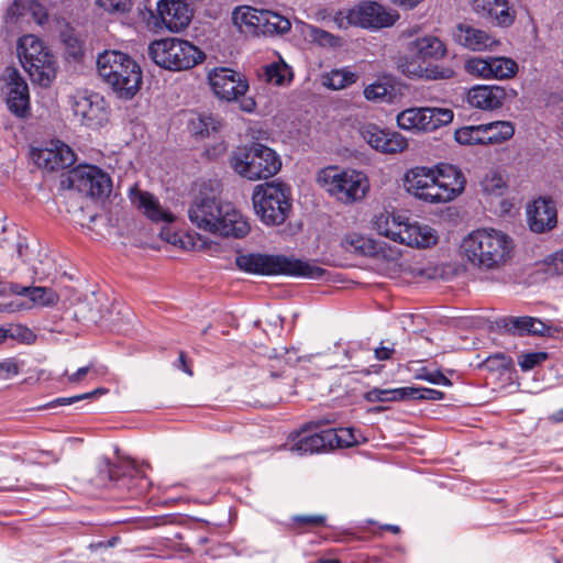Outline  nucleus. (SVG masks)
Instances as JSON below:
<instances>
[{"label":"nucleus","instance_id":"nucleus-1","mask_svg":"<svg viewBox=\"0 0 563 563\" xmlns=\"http://www.w3.org/2000/svg\"><path fill=\"white\" fill-rule=\"evenodd\" d=\"M405 187L409 194L430 203L453 200L465 188V177L454 165L440 163L435 168L419 166L405 174Z\"/></svg>","mask_w":563,"mask_h":563},{"label":"nucleus","instance_id":"nucleus-2","mask_svg":"<svg viewBox=\"0 0 563 563\" xmlns=\"http://www.w3.org/2000/svg\"><path fill=\"white\" fill-rule=\"evenodd\" d=\"M514 241L496 229H479L470 233L461 250L470 264L481 271H497L506 265L514 252Z\"/></svg>","mask_w":563,"mask_h":563},{"label":"nucleus","instance_id":"nucleus-3","mask_svg":"<svg viewBox=\"0 0 563 563\" xmlns=\"http://www.w3.org/2000/svg\"><path fill=\"white\" fill-rule=\"evenodd\" d=\"M188 217L198 229L224 238L240 239L250 231L247 222L231 203H221L216 198H196L188 209Z\"/></svg>","mask_w":563,"mask_h":563},{"label":"nucleus","instance_id":"nucleus-4","mask_svg":"<svg viewBox=\"0 0 563 563\" xmlns=\"http://www.w3.org/2000/svg\"><path fill=\"white\" fill-rule=\"evenodd\" d=\"M100 78L123 99H132L142 85L140 65L120 51H104L97 57Z\"/></svg>","mask_w":563,"mask_h":563},{"label":"nucleus","instance_id":"nucleus-5","mask_svg":"<svg viewBox=\"0 0 563 563\" xmlns=\"http://www.w3.org/2000/svg\"><path fill=\"white\" fill-rule=\"evenodd\" d=\"M235 264L241 271L256 275H290L321 279L327 273L317 265L286 255L240 254L235 258Z\"/></svg>","mask_w":563,"mask_h":563},{"label":"nucleus","instance_id":"nucleus-6","mask_svg":"<svg viewBox=\"0 0 563 563\" xmlns=\"http://www.w3.org/2000/svg\"><path fill=\"white\" fill-rule=\"evenodd\" d=\"M230 166L247 180L268 179L282 168V158L273 148L262 143H252L234 150Z\"/></svg>","mask_w":563,"mask_h":563},{"label":"nucleus","instance_id":"nucleus-7","mask_svg":"<svg viewBox=\"0 0 563 563\" xmlns=\"http://www.w3.org/2000/svg\"><path fill=\"white\" fill-rule=\"evenodd\" d=\"M256 216L266 225H280L292 209L291 188L277 180L256 185L252 195Z\"/></svg>","mask_w":563,"mask_h":563},{"label":"nucleus","instance_id":"nucleus-8","mask_svg":"<svg viewBox=\"0 0 563 563\" xmlns=\"http://www.w3.org/2000/svg\"><path fill=\"white\" fill-rule=\"evenodd\" d=\"M147 55L157 66L170 71L191 69L206 58L199 47L177 37L153 41L147 47Z\"/></svg>","mask_w":563,"mask_h":563},{"label":"nucleus","instance_id":"nucleus-9","mask_svg":"<svg viewBox=\"0 0 563 563\" xmlns=\"http://www.w3.org/2000/svg\"><path fill=\"white\" fill-rule=\"evenodd\" d=\"M318 183L325 191L343 203L362 200L368 191L366 175L355 169H340L329 166L318 174Z\"/></svg>","mask_w":563,"mask_h":563},{"label":"nucleus","instance_id":"nucleus-10","mask_svg":"<svg viewBox=\"0 0 563 563\" xmlns=\"http://www.w3.org/2000/svg\"><path fill=\"white\" fill-rule=\"evenodd\" d=\"M208 82L214 96L223 101L240 103V109L252 113L256 109V102L252 97H246L249 81L246 77L227 67H214L208 73Z\"/></svg>","mask_w":563,"mask_h":563},{"label":"nucleus","instance_id":"nucleus-11","mask_svg":"<svg viewBox=\"0 0 563 563\" xmlns=\"http://www.w3.org/2000/svg\"><path fill=\"white\" fill-rule=\"evenodd\" d=\"M232 20L240 27L245 25L253 27L254 32L263 34H284L291 27V23L286 16L271 10L249 5L235 8Z\"/></svg>","mask_w":563,"mask_h":563},{"label":"nucleus","instance_id":"nucleus-12","mask_svg":"<svg viewBox=\"0 0 563 563\" xmlns=\"http://www.w3.org/2000/svg\"><path fill=\"white\" fill-rule=\"evenodd\" d=\"M453 117L449 108H409L397 115V124L401 130L432 132L450 124Z\"/></svg>","mask_w":563,"mask_h":563},{"label":"nucleus","instance_id":"nucleus-13","mask_svg":"<svg viewBox=\"0 0 563 563\" xmlns=\"http://www.w3.org/2000/svg\"><path fill=\"white\" fill-rule=\"evenodd\" d=\"M71 110L81 124L101 128L109 120L107 102L101 95L93 91H77L71 97Z\"/></svg>","mask_w":563,"mask_h":563},{"label":"nucleus","instance_id":"nucleus-14","mask_svg":"<svg viewBox=\"0 0 563 563\" xmlns=\"http://www.w3.org/2000/svg\"><path fill=\"white\" fill-rule=\"evenodd\" d=\"M68 179L71 188L91 198L104 197L112 188L110 176L96 166L75 169Z\"/></svg>","mask_w":563,"mask_h":563},{"label":"nucleus","instance_id":"nucleus-15","mask_svg":"<svg viewBox=\"0 0 563 563\" xmlns=\"http://www.w3.org/2000/svg\"><path fill=\"white\" fill-rule=\"evenodd\" d=\"M5 81V102L8 109L16 118H27L31 114L30 91L25 79L14 67H7L3 74Z\"/></svg>","mask_w":563,"mask_h":563},{"label":"nucleus","instance_id":"nucleus-16","mask_svg":"<svg viewBox=\"0 0 563 563\" xmlns=\"http://www.w3.org/2000/svg\"><path fill=\"white\" fill-rule=\"evenodd\" d=\"M397 15L385 10L377 2L364 1L349 9L346 20L349 24L364 29H380L395 23Z\"/></svg>","mask_w":563,"mask_h":563},{"label":"nucleus","instance_id":"nucleus-17","mask_svg":"<svg viewBox=\"0 0 563 563\" xmlns=\"http://www.w3.org/2000/svg\"><path fill=\"white\" fill-rule=\"evenodd\" d=\"M332 419H318L305 424L300 431L297 432V441L290 446V451L299 455L313 454L325 451L331 446V439L333 433L331 431L322 430L310 435H307L308 430L318 429L325 424H331Z\"/></svg>","mask_w":563,"mask_h":563},{"label":"nucleus","instance_id":"nucleus-18","mask_svg":"<svg viewBox=\"0 0 563 563\" xmlns=\"http://www.w3.org/2000/svg\"><path fill=\"white\" fill-rule=\"evenodd\" d=\"M360 134L371 147L382 153H398L407 147V141L400 133L380 129L374 123L363 124Z\"/></svg>","mask_w":563,"mask_h":563},{"label":"nucleus","instance_id":"nucleus-19","mask_svg":"<svg viewBox=\"0 0 563 563\" xmlns=\"http://www.w3.org/2000/svg\"><path fill=\"white\" fill-rule=\"evenodd\" d=\"M136 472V464L131 460H121L118 463H111L108 457H100L97 462V476L93 482L100 487H114V486H128L131 487L126 481H131V477H126V472Z\"/></svg>","mask_w":563,"mask_h":563},{"label":"nucleus","instance_id":"nucleus-20","mask_svg":"<svg viewBox=\"0 0 563 563\" xmlns=\"http://www.w3.org/2000/svg\"><path fill=\"white\" fill-rule=\"evenodd\" d=\"M516 90L503 86H476L468 91V103L481 110H495L504 104L506 99H514Z\"/></svg>","mask_w":563,"mask_h":563},{"label":"nucleus","instance_id":"nucleus-21","mask_svg":"<svg viewBox=\"0 0 563 563\" xmlns=\"http://www.w3.org/2000/svg\"><path fill=\"white\" fill-rule=\"evenodd\" d=\"M346 251L371 257L394 260L399 256L397 250L387 246L383 241H377L357 233L347 234L343 240Z\"/></svg>","mask_w":563,"mask_h":563},{"label":"nucleus","instance_id":"nucleus-22","mask_svg":"<svg viewBox=\"0 0 563 563\" xmlns=\"http://www.w3.org/2000/svg\"><path fill=\"white\" fill-rule=\"evenodd\" d=\"M472 9L479 18L501 27L510 26L516 18L508 0H472Z\"/></svg>","mask_w":563,"mask_h":563},{"label":"nucleus","instance_id":"nucleus-23","mask_svg":"<svg viewBox=\"0 0 563 563\" xmlns=\"http://www.w3.org/2000/svg\"><path fill=\"white\" fill-rule=\"evenodd\" d=\"M156 11L163 24L173 32L188 26L192 18L191 9L183 0H159Z\"/></svg>","mask_w":563,"mask_h":563},{"label":"nucleus","instance_id":"nucleus-24","mask_svg":"<svg viewBox=\"0 0 563 563\" xmlns=\"http://www.w3.org/2000/svg\"><path fill=\"white\" fill-rule=\"evenodd\" d=\"M528 223L531 231L543 233L556 225V209L551 199L538 198L527 209Z\"/></svg>","mask_w":563,"mask_h":563},{"label":"nucleus","instance_id":"nucleus-25","mask_svg":"<svg viewBox=\"0 0 563 563\" xmlns=\"http://www.w3.org/2000/svg\"><path fill=\"white\" fill-rule=\"evenodd\" d=\"M503 327L515 335L554 336L558 328L533 317H508L503 320Z\"/></svg>","mask_w":563,"mask_h":563},{"label":"nucleus","instance_id":"nucleus-26","mask_svg":"<svg viewBox=\"0 0 563 563\" xmlns=\"http://www.w3.org/2000/svg\"><path fill=\"white\" fill-rule=\"evenodd\" d=\"M453 36L457 44L471 51L493 49L498 44V41L487 32L466 23H459L455 26Z\"/></svg>","mask_w":563,"mask_h":563},{"label":"nucleus","instance_id":"nucleus-27","mask_svg":"<svg viewBox=\"0 0 563 563\" xmlns=\"http://www.w3.org/2000/svg\"><path fill=\"white\" fill-rule=\"evenodd\" d=\"M130 199L133 206L142 210L143 213L152 221H164L170 223L174 221V216L165 211L158 200L150 192L140 190L137 186L130 189Z\"/></svg>","mask_w":563,"mask_h":563},{"label":"nucleus","instance_id":"nucleus-28","mask_svg":"<svg viewBox=\"0 0 563 563\" xmlns=\"http://www.w3.org/2000/svg\"><path fill=\"white\" fill-rule=\"evenodd\" d=\"M30 63L23 64V68L30 75L31 80L41 87H49L56 77V60L51 52L37 56Z\"/></svg>","mask_w":563,"mask_h":563},{"label":"nucleus","instance_id":"nucleus-29","mask_svg":"<svg viewBox=\"0 0 563 563\" xmlns=\"http://www.w3.org/2000/svg\"><path fill=\"white\" fill-rule=\"evenodd\" d=\"M437 241L438 235L432 228L418 221L406 219L399 243L411 247L426 249L434 245Z\"/></svg>","mask_w":563,"mask_h":563},{"label":"nucleus","instance_id":"nucleus-30","mask_svg":"<svg viewBox=\"0 0 563 563\" xmlns=\"http://www.w3.org/2000/svg\"><path fill=\"white\" fill-rule=\"evenodd\" d=\"M12 290L21 296H25L29 298L27 303L22 302H11L10 303V311H15L20 309H29L32 305H41L44 307L54 306L58 301L57 294L52 289L47 287H24L14 285L12 287Z\"/></svg>","mask_w":563,"mask_h":563},{"label":"nucleus","instance_id":"nucleus-31","mask_svg":"<svg viewBox=\"0 0 563 563\" xmlns=\"http://www.w3.org/2000/svg\"><path fill=\"white\" fill-rule=\"evenodd\" d=\"M408 49L413 57L421 59H441L446 55L444 43L437 36L427 35L417 37L408 44Z\"/></svg>","mask_w":563,"mask_h":563},{"label":"nucleus","instance_id":"nucleus-32","mask_svg":"<svg viewBox=\"0 0 563 563\" xmlns=\"http://www.w3.org/2000/svg\"><path fill=\"white\" fill-rule=\"evenodd\" d=\"M38 158L48 170L65 169L75 163V154L68 145L62 144L56 150L41 151Z\"/></svg>","mask_w":563,"mask_h":563},{"label":"nucleus","instance_id":"nucleus-33","mask_svg":"<svg viewBox=\"0 0 563 563\" xmlns=\"http://www.w3.org/2000/svg\"><path fill=\"white\" fill-rule=\"evenodd\" d=\"M406 219L389 214H380L376 218L374 225L379 235L386 236L395 242H400L402 229L405 228Z\"/></svg>","mask_w":563,"mask_h":563},{"label":"nucleus","instance_id":"nucleus-34","mask_svg":"<svg viewBox=\"0 0 563 563\" xmlns=\"http://www.w3.org/2000/svg\"><path fill=\"white\" fill-rule=\"evenodd\" d=\"M18 56L21 64H27L29 60L48 52L42 41L33 34L23 35L18 41Z\"/></svg>","mask_w":563,"mask_h":563},{"label":"nucleus","instance_id":"nucleus-35","mask_svg":"<svg viewBox=\"0 0 563 563\" xmlns=\"http://www.w3.org/2000/svg\"><path fill=\"white\" fill-rule=\"evenodd\" d=\"M486 144H500L512 137L515 126L509 121H494L484 124Z\"/></svg>","mask_w":563,"mask_h":563},{"label":"nucleus","instance_id":"nucleus-36","mask_svg":"<svg viewBox=\"0 0 563 563\" xmlns=\"http://www.w3.org/2000/svg\"><path fill=\"white\" fill-rule=\"evenodd\" d=\"M364 97L376 103H390L396 97L394 85L387 81H376L365 87Z\"/></svg>","mask_w":563,"mask_h":563},{"label":"nucleus","instance_id":"nucleus-37","mask_svg":"<svg viewBox=\"0 0 563 563\" xmlns=\"http://www.w3.org/2000/svg\"><path fill=\"white\" fill-rule=\"evenodd\" d=\"M357 78V74L346 68L332 69L323 75V85L332 90H341L356 82Z\"/></svg>","mask_w":563,"mask_h":563},{"label":"nucleus","instance_id":"nucleus-38","mask_svg":"<svg viewBox=\"0 0 563 563\" xmlns=\"http://www.w3.org/2000/svg\"><path fill=\"white\" fill-rule=\"evenodd\" d=\"M454 139L462 145H486L484 124L462 126L454 132Z\"/></svg>","mask_w":563,"mask_h":563},{"label":"nucleus","instance_id":"nucleus-39","mask_svg":"<svg viewBox=\"0 0 563 563\" xmlns=\"http://www.w3.org/2000/svg\"><path fill=\"white\" fill-rule=\"evenodd\" d=\"M492 79H508L518 71L517 63L508 57H490Z\"/></svg>","mask_w":563,"mask_h":563},{"label":"nucleus","instance_id":"nucleus-40","mask_svg":"<svg viewBox=\"0 0 563 563\" xmlns=\"http://www.w3.org/2000/svg\"><path fill=\"white\" fill-rule=\"evenodd\" d=\"M292 77L290 68L284 63H273L265 68V78L269 84L282 86Z\"/></svg>","mask_w":563,"mask_h":563},{"label":"nucleus","instance_id":"nucleus-41","mask_svg":"<svg viewBox=\"0 0 563 563\" xmlns=\"http://www.w3.org/2000/svg\"><path fill=\"white\" fill-rule=\"evenodd\" d=\"M40 4L35 1L26 0H14L13 3L8 8L5 13L7 23H16L20 18L24 16L27 11H32L36 14L35 9H38Z\"/></svg>","mask_w":563,"mask_h":563},{"label":"nucleus","instance_id":"nucleus-42","mask_svg":"<svg viewBox=\"0 0 563 563\" xmlns=\"http://www.w3.org/2000/svg\"><path fill=\"white\" fill-rule=\"evenodd\" d=\"M126 472V477H131L132 479L131 481H126V483L132 486V487H128V486H115L118 489L120 490H128L130 492L133 496L135 495H140L142 494L143 492H145L148 486H150V481L148 478L146 477V475L143 473V471L141 470L140 466L136 465V472H130V471H125Z\"/></svg>","mask_w":563,"mask_h":563},{"label":"nucleus","instance_id":"nucleus-43","mask_svg":"<svg viewBox=\"0 0 563 563\" xmlns=\"http://www.w3.org/2000/svg\"><path fill=\"white\" fill-rule=\"evenodd\" d=\"M465 70L470 75H474L484 79H492L490 57H473L466 60Z\"/></svg>","mask_w":563,"mask_h":563},{"label":"nucleus","instance_id":"nucleus-44","mask_svg":"<svg viewBox=\"0 0 563 563\" xmlns=\"http://www.w3.org/2000/svg\"><path fill=\"white\" fill-rule=\"evenodd\" d=\"M412 55L410 57H401L398 62V68L408 77L423 78L426 65Z\"/></svg>","mask_w":563,"mask_h":563},{"label":"nucleus","instance_id":"nucleus-45","mask_svg":"<svg viewBox=\"0 0 563 563\" xmlns=\"http://www.w3.org/2000/svg\"><path fill=\"white\" fill-rule=\"evenodd\" d=\"M481 186L483 191L488 195L501 196L506 188V183L500 174L489 173L485 175Z\"/></svg>","mask_w":563,"mask_h":563},{"label":"nucleus","instance_id":"nucleus-46","mask_svg":"<svg viewBox=\"0 0 563 563\" xmlns=\"http://www.w3.org/2000/svg\"><path fill=\"white\" fill-rule=\"evenodd\" d=\"M512 365V360L504 353H496L489 355L481 364V367L489 372H505L509 371Z\"/></svg>","mask_w":563,"mask_h":563},{"label":"nucleus","instance_id":"nucleus-47","mask_svg":"<svg viewBox=\"0 0 563 563\" xmlns=\"http://www.w3.org/2000/svg\"><path fill=\"white\" fill-rule=\"evenodd\" d=\"M327 431H331L334 434L333 439H331L330 449L349 448L357 442L351 428L327 429Z\"/></svg>","mask_w":563,"mask_h":563},{"label":"nucleus","instance_id":"nucleus-48","mask_svg":"<svg viewBox=\"0 0 563 563\" xmlns=\"http://www.w3.org/2000/svg\"><path fill=\"white\" fill-rule=\"evenodd\" d=\"M455 71L449 67L437 64H427L424 67V76L423 79L427 80H443L453 78Z\"/></svg>","mask_w":563,"mask_h":563},{"label":"nucleus","instance_id":"nucleus-49","mask_svg":"<svg viewBox=\"0 0 563 563\" xmlns=\"http://www.w3.org/2000/svg\"><path fill=\"white\" fill-rule=\"evenodd\" d=\"M549 354L547 352H531L521 354L518 358V364L523 372L533 369L547 361Z\"/></svg>","mask_w":563,"mask_h":563},{"label":"nucleus","instance_id":"nucleus-50","mask_svg":"<svg viewBox=\"0 0 563 563\" xmlns=\"http://www.w3.org/2000/svg\"><path fill=\"white\" fill-rule=\"evenodd\" d=\"M444 394L440 390L427 387H408V399L415 400H441Z\"/></svg>","mask_w":563,"mask_h":563},{"label":"nucleus","instance_id":"nucleus-51","mask_svg":"<svg viewBox=\"0 0 563 563\" xmlns=\"http://www.w3.org/2000/svg\"><path fill=\"white\" fill-rule=\"evenodd\" d=\"M9 339L31 343L35 340V334L27 327L22 324H10L7 327Z\"/></svg>","mask_w":563,"mask_h":563},{"label":"nucleus","instance_id":"nucleus-52","mask_svg":"<svg viewBox=\"0 0 563 563\" xmlns=\"http://www.w3.org/2000/svg\"><path fill=\"white\" fill-rule=\"evenodd\" d=\"M62 38L67 54L74 59H79L84 54L81 42L76 36L67 32L62 34Z\"/></svg>","mask_w":563,"mask_h":563},{"label":"nucleus","instance_id":"nucleus-53","mask_svg":"<svg viewBox=\"0 0 563 563\" xmlns=\"http://www.w3.org/2000/svg\"><path fill=\"white\" fill-rule=\"evenodd\" d=\"M199 124L201 128L197 131V133L201 135H210L213 132H218L222 126V120L212 114L201 115L199 118Z\"/></svg>","mask_w":563,"mask_h":563},{"label":"nucleus","instance_id":"nucleus-54","mask_svg":"<svg viewBox=\"0 0 563 563\" xmlns=\"http://www.w3.org/2000/svg\"><path fill=\"white\" fill-rule=\"evenodd\" d=\"M311 36L321 46L336 47L341 41L340 37L318 27H312Z\"/></svg>","mask_w":563,"mask_h":563},{"label":"nucleus","instance_id":"nucleus-55","mask_svg":"<svg viewBox=\"0 0 563 563\" xmlns=\"http://www.w3.org/2000/svg\"><path fill=\"white\" fill-rule=\"evenodd\" d=\"M96 3L104 11L111 13H124L128 12L131 8L130 0H96Z\"/></svg>","mask_w":563,"mask_h":563},{"label":"nucleus","instance_id":"nucleus-56","mask_svg":"<svg viewBox=\"0 0 563 563\" xmlns=\"http://www.w3.org/2000/svg\"><path fill=\"white\" fill-rule=\"evenodd\" d=\"M104 393V389L103 388H97L90 393H85V394H80V395H76V396H73V397H62V398H57L55 400H53L49 406L51 407H55V406H67V405H73L77 401H81V400H85V399H91L93 398L96 395H99V394H103Z\"/></svg>","mask_w":563,"mask_h":563},{"label":"nucleus","instance_id":"nucleus-57","mask_svg":"<svg viewBox=\"0 0 563 563\" xmlns=\"http://www.w3.org/2000/svg\"><path fill=\"white\" fill-rule=\"evenodd\" d=\"M379 395L382 402L398 401L408 399V387L395 388V389H380Z\"/></svg>","mask_w":563,"mask_h":563},{"label":"nucleus","instance_id":"nucleus-58","mask_svg":"<svg viewBox=\"0 0 563 563\" xmlns=\"http://www.w3.org/2000/svg\"><path fill=\"white\" fill-rule=\"evenodd\" d=\"M417 377L434 385L452 386V382L440 371L428 372L423 369Z\"/></svg>","mask_w":563,"mask_h":563},{"label":"nucleus","instance_id":"nucleus-59","mask_svg":"<svg viewBox=\"0 0 563 563\" xmlns=\"http://www.w3.org/2000/svg\"><path fill=\"white\" fill-rule=\"evenodd\" d=\"M19 373L18 364L11 360L0 362V379H9Z\"/></svg>","mask_w":563,"mask_h":563},{"label":"nucleus","instance_id":"nucleus-60","mask_svg":"<svg viewBox=\"0 0 563 563\" xmlns=\"http://www.w3.org/2000/svg\"><path fill=\"white\" fill-rule=\"evenodd\" d=\"M300 525H308L312 527H319L324 525L325 517L321 515H308V516H298L295 519Z\"/></svg>","mask_w":563,"mask_h":563},{"label":"nucleus","instance_id":"nucleus-61","mask_svg":"<svg viewBox=\"0 0 563 563\" xmlns=\"http://www.w3.org/2000/svg\"><path fill=\"white\" fill-rule=\"evenodd\" d=\"M394 352H395L394 344L388 346V345H384V342H382V345L378 346L377 349H375V351H374L375 357L378 361L389 360L391 357V355L394 354Z\"/></svg>","mask_w":563,"mask_h":563},{"label":"nucleus","instance_id":"nucleus-62","mask_svg":"<svg viewBox=\"0 0 563 563\" xmlns=\"http://www.w3.org/2000/svg\"><path fill=\"white\" fill-rule=\"evenodd\" d=\"M161 238L166 240L168 243L176 245L180 239L176 233H170L169 230L163 229L159 233Z\"/></svg>","mask_w":563,"mask_h":563},{"label":"nucleus","instance_id":"nucleus-63","mask_svg":"<svg viewBox=\"0 0 563 563\" xmlns=\"http://www.w3.org/2000/svg\"><path fill=\"white\" fill-rule=\"evenodd\" d=\"M364 398L369 402H382V397L379 395V388H373L365 393Z\"/></svg>","mask_w":563,"mask_h":563},{"label":"nucleus","instance_id":"nucleus-64","mask_svg":"<svg viewBox=\"0 0 563 563\" xmlns=\"http://www.w3.org/2000/svg\"><path fill=\"white\" fill-rule=\"evenodd\" d=\"M27 251H29V246L27 244H24L22 243L21 241L18 242L16 244V253H18V256L24 262H29V258H27Z\"/></svg>","mask_w":563,"mask_h":563}]
</instances>
